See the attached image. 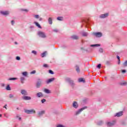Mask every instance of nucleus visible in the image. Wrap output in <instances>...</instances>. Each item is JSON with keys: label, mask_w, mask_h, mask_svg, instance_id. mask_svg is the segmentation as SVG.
<instances>
[{"label": "nucleus", "mask_w": 127, "mask_h": 127, "mask_svg": "<svg viewBox=\"0 0 127 127\" xmlns=\"http://www.w3.org/2000/svg\"><path fill=\"white\" fill-rule=\"evenodd\" d=\"M38 34L40 37H42L43 38L46 37V35H45V33L43 32L39 31Z\"/></svg>", "instance_id": "1"}, {"label": "nucleus", "mask_w": 127, "mask_h": 127, "mask_svg": "<svg viewBox=\"0 0 127 127\" xmlns=\"http://www.w3.org/2000/svg\"><path fill=\"white\" fill-rule=\"evenodd\" d=\"M25 113H26V114H35V110H26L25 111Z\"/></svg>", "instance_id": "2"}, {"label": "nucleus", "mask_w": 127, "mask_h": 127, "mask_svg": "<svg viewBox=\"0 0 127 127\" xmlns=\"http://www.w3.org/2000/svg\"><path fill=\"white\" fill-rule=\"evenodd\" d=\"M93 34L96 37H101L102 36V33L101 32L94 33Z\"/></svg>", "instance_id": "3"}, {"label": "nucleus", "mask_w": 127, "mask_h": 127, "mask_svg": "<svg viewBox=\"0 0 127 127\" xmlns=\"http://www.w3.org/2000/svg\"><path fill=\"white\" fill-rule=\"evenodd\" d=\"M0 13L1 14H3V15H7L8 14H9V12L7 11H1Z\"/></svg>", "instance_id": "4"}, {"label": "nucleus", "mask_w": 127, "mask_h": 127, "mask_svg": "<svg viewBox=\"0 0 127 127\" xmlns=\"http://www.w3.org/2000/svg\"><path fill=\"white\" fill-rule=\"evenodd\" d=\"M108 15H109V14L108 13L102 14L100 15V17L101 18H105V17H107Z\"/></svg>", "instance_id": "5"}, {"label": "nucleus", "mask_w": 127, "mask_h": 127, "mask_svg": "<svg viewBox=\"0 0 127 127\" xmlns=\"http://www.w3.org/2000/svg\"><path fill=\"white\" fill-rule=\"evenodd\" d=\"M54 80H55V78H51V79L48 80L46 81V83H47V84H49V83H51V82L54 81Z\"/></svg>", "instance_id": "6"}, {"label": "nucleus", "mask_w": 127, "mask_h": 127, "mask_svg": "<svg viewBox=\"0 0 127 127\" xmlns=\"http://www.w3.org/2000/svg\"><path fill=\"white\" fill-rule=\"evenodd\" d=\"M121 116H123V112H119L115 115L116 117H121Z\"/></svg>", "instance_id": "7"}, {"label": "nucleus", "mask_w": 127, "mask_h": 127, "mask_svg": "<svg viewBox=\"0 0 127 127\" xmlns=\"http://www.w3.org/2000/svg\"><path fill=\"white\" fill-rule=\"evenodd\" d=\"M23 100H31V97L29 96H24L23 97Z\"/></svg>", "instance_id": "8"}, {"label": "nucleus", "mask_w": 127, "mask_h": 127, "mask_svg": "<svg viewBox=\"0 0 127 127\" xmlns=\"http://www.w3.org/2000/svg\"><path fill=\"white\" fill-rule=\"evenodd\" d=\"M73 107L76 109V108H78V104L76 102H74L73 103Z\"/></svg>", "instance_id": "9"}, {"label": "nucleus", "mask_w": 127, "mask_h": 127, "mask_svg": "<svg viewBox=\"0 0 127 127\" xmlns=\"http://www.w3.org/2000/svg\"><path fill=\"white\" fill-rule=\"evenodd\" d=\"M21 93L22 95H27V92L25 90H22Z\"/></svg>", "instance_id": "10"}, {"label": "nucleus", "mask_w": 127, "mask_h": 127, "mask_svg": "<svg viewBox=\"0 0 127 127\" xmlns=\"http://www.w3.org/2000/svg\"><path fill=\"white\" fill-rule=\"evenodd\" d=\"M85 109H86V107L81 108L80 110H79L78 111H77L76 112V115H78V114H80V113H81V111H83V110H85Z\"/></svg>", "instance_id": "11"}, {"label": "nucleus", "mask_w": 127, "mask_h": 127, "mask_svg": "<svg viewBox=\"0 0 127 127\" xmlns=\"http://www.w3.org/2000/svg\"><path fill=\"white\" fill-rule=\"evenodd\" d=\"M35 24H36V26H38L39 28H41V26L37 22H34Z\"/></svg>", "instance_id": "12"}, {"label": "nucleus", "mask_w": 127, "mask_h": 127, "mask_svg": "<svg viewBox=\"0 0 127 127\" xmlns=\"http://www.w3.org/2000/svg\"><path fill=\"white\" fill-rule=\"evenodd\" d=\"M44 92L45 93H47V94H50V93H51V92L50 91V90H49V89H45L44 90Z\"/></svg>", "instance_id": "13"}, {"label": "nucleus", "mask_w": 127, "mask_h": 127, "mask_svg": "<svg viewBox=\"0 0 127 127\" xmlns=\"http://www.w3.org/2000/svg\"><path fill=\"white\" fill-rule=\"evenodd\" d=\"M37 96L39 98H40L41 97H43V95L41 92H39V93H37Z\"/></svg>", "instance_id": "14"}, {"label": "nucleus", "mask_w": 127, "mask_h": 127, "mask_svg": "<svg viewBox=\"0 0 127 127\" xmlns=\"http://www.w3.org/2000/svg\"><path fill=\"white\" fill-rule=\"evenodd\" d=\"M71 38H72V39H78L79 37L76 35H73L71 37Z\"/></svg>", "instance_id": "15"}, {"label": "nucleus", "mask_w": 127, "mask_h": 127, "mask_svg": "<svg viewBox=\"0 0 127 127\" xmlns=\"http://www.w3.org/2000/svg\"><path fill=\"white\" fill-rule=\"evenodd\" d=\"M112 126H114V124L108 122L107 123V127H112Z\"/></svg>", "instance_id": "16"}, {"label": "nucleus", "mask_w": 127, "mask_h": 127, "mask_svg": "<svg viewBox=\"0 0 127 127\" xmlns=\"http://www.w3.org/2000/svg\"><path fill=\"white\" fill-rule=\"evenodd\" d=\"M45 112L44 111H41L39 113V116H42V115H43V114H45Z\"/></svg>", "instance_id": "17"}, {"label": "nucleus", "mask_w": 127, "mask_h": 127, "mask_svg": "<svg viewBox=\"0 0 127 127\" xmlns=\"http://www.w3.org/2000/svg\"><path fill=\"white\" fill-rule=\"evenodd\" d=\"M49 23L50 24H52V19L51 18H49Z\"/></svg>", "instance_id": "18"}, {"label": "nucleus", "mask_w": 127, "mask_h": 127, "mask_svg": "<svg viewBox=\"0 0 127 127\" xmlns=\"http://www.w3.org/2000/svg\"><path fill=\"white\" fill-rule=\"evenodd\" d=\"M79 82H85V80H84V78H79L78 79Z\"/></svg>", "instance_id": "19"}, {"label": "nucleus", "mask_w": 127, "mask_h": 127, "mask_svg": "<svg viewBox=\"0 0 127 127\" xmlns=\"http://www.w3.org/2000/svg\"><path fill=\"white\" fill-rule=\"evenodd\" d=\"M6 89L7 90V91H10V87L7 85L6 87Z\"/></svg>", "instance_id": "20"}, {"label": "nucleus", "mask_w": 127, "mask_h": 127, "mask_svg": "<svg viewBox=\"0 0 127 127\" xmlns=\"http://www.w3.org/2000/svg\"><path fill=\"white\" fill-rule=\"evenodd\" d=\"M46 55V52H44L43 54H41L42 57H44Z\"/></svg>", "instance_id": "21"}, {"label": "nucleus", "mask_w": 127, "mask_h": 127, "mask_svg": "<svg viewBox=\"0 0 127 127\" xmlns=\"http://www.w3.org/2000/svg\"><path fill=\"white\" fill-rule=\"evenodd\" d=\"M22 75L23 76H27V72L25 71V72H22Z\"/></svg>", "instance_id": "22"}, {"label": "nucleus", "mask_w": 127, "mask_h": 127, "mask_svg": "<svg viewBox=\"0 0 127 127\" xmlns=\"http://www.w3.org/2000/svg\"><path fill=\"white\" fill-rule=\"evenodd\" d=\"M57 19H58V20H63V17H58Z\"/></svg>", "instance_id": "23"}, {"label": "nucleus", "mask_w": 127, "mask_h": 127, "mask_svg": "<svg viewBox=\"0 0 127 127\" xmlns=\"http://www.w3.org/2000/svg\"><path fill=\"white\" fill-rule=\"evenodd\" d=\"M124 67H127V61H126L125 63L123 64Z\"/></svg>", "instance_id": "24"}, {"label": "nucleus", "mask_w": 127, "mask_h": 127, "mask_svg": "<svg viewBox=\"0 0 127 127\" xmlns=\"http://www.w3.org/2000/svg\"><path fill=\"white\" fill-rule=\"evenodd\" d=\"M43 66L44 67H45V68H48V67H49V66L47 64H44Z\"/></svg>", "instance_id": "25"}, {"label": "nucleus", "mask_w": 127, "mask_h": 127, "mask_svg": "<svg viewBox=\"0 0 127 127\" xmlns=\"http://www.w3.org/2000/svg\"><path fill=\"white\" fill-rule=\"evenodd\" d=\"M77 72H80V69H79V67L78 66H76V69Z\"/></svg>", "instance_id": "26"}, {"label": "nucleus", "mask_w": 127, "mask_h": 127, "mask_svg": "<svg viewBox=\"0 0 127 127\" xmlns=\"http://www.w3.org/2000/svg\"><path fill=\"white\" fill-rule=\"evenodd\" d=\"M35 73H36V71L35 70H33L32 72H30V74H35Z\"/></svg>", "instance_id": "27"}, {"label": "nucleus", "mask_w": 127, "mask_h": 127, "mask_svg": "<svg viewBox=\"0 0 127 127\" xmlns=\"http://www.w3.org/2000/svg\"><path fill=\"white\" fill-rule=\"evenodd\" d=\"M21 83L23 84V81H24V77L21 78Z\"/></svg>", "instance_id": "28"}, {"label": "nucleus", "mask_w": 127, "mask_h": 127, "mask_svg": "<svg viewBox=\"0 0 127 127\" xmlns=\"http://www.w3.org/2000/svg\"><path fill=\"white\" fill-rule=\"evenodd\" d=\"M32 53H33L35 55H36V54H37V52L35 51H32Z\"/></svg>", "instance_id": "29"}, {"label": "nucleus", "mask_w": 127, "mask_h": 127, "mask_svg": "<svg viewBox=\"0 0 127 127\" xmlns=\"http://www.w3.org/2000/svg\"><path fill=\"white\" fill-rule=\"evenodd\" d=\"M49 72L50 74H54V72L52 70H50Z\"/></svg>", "instance_id": "30"}, {"label": "nucleus", "mask_w": 127, "mask_h": 127, "mask_svg": "<svg viewBox=\"0 0 127 127\" xmlns=\"http://www.w3.org/2000/svg\"><path fill=\"white\" fill-rule=\"evenodd\" d=\"M94 46H100V45L99 44H95V45H91V47H94Z\"/></svg>", "instance_id": "31"}, {"label": "nucleus", "mask_w": 127, "mask_h": 127, "mask_svg": "<svg viewBox=\"0 0 127 127\" xmlns=\"http://www.w3.org/2000/svg\"><path fill=\"white\" fill-rule=\"evenodd\" d=\"M39 86H40V83H37V88H39Z\"/></svg>", "instance_id": "32"}, {"label": "nucleus", "mask_w": 127, "mask_h": 127, "mask_svg": "<svg viewBox=\"0 0 127 127\" xmlns=\"http://www.w3.org/2000/svg\"><path fill=\"white\" fill-rule=\"evenodd\" d=\"M101 64H99L98 65H97V68H99V69H100L101 68Z\"/></svg>", "instance_id": "33"}, {"label": "nucleus", "mask_w": 127, "mask_h": 127, "mask_svg": "<svg viewBox=\"0 0 127 127\" xmlns=\"http://www.w3.org/2000/svg\"><path fill=\"white\" fill-rule=\"evenodd\" d=\"M46 101V100L45 99H42L41 100L42 103H45Z\"/></svg>", "instance_id": "34"}, {"label": "nucleus", "mask_w": 127, "mask_h": 127, "mask_svg": "<svg viewBox=\"0 0 127 127\" xmlns=\"http://www.w3.org/2000/svg\"><path fill=\"white\" fill-rule=\"evenodd\" d=\"M35 18H39V16L38 15H35Z\"/></svg>", "instance_id": "35"}, {"label": "nucleus", "mask_w": 127, "mask_h": 127, "mask_svg": "<svg viewBox=\"0 0 127 127\" xmlns=\"http://www.w3.org/2000/svg\"><path fill=\"white\" fill-rule=\"evenodd\" d=\"M9 98H13V95H12V94H10L9 96Z\"/></svg>", "instance_id": "36"}, {"label": "nucleus", "mask_w": 127, "mask_h": 127, "mask_svg": "<svg viewBox=\"0 0 127 127\" xmlns=\"http://www.w3.org/2000/svg\"><path fill=\"white\" fill-rule=\"evenodd\" d=\"M16 60H20V57H16Z\"/></svg>", "instance_id": "37"}, {"label": "nucleus", "mask_w": 127, "mask_h": 127, "mask_svg": "<svg viewBox=\"0 0 127 127\" xmlns=\"http://www.w3.org/2000/svg\"><path fill=\"white\" fill-rule=\"evenodd\" d=\"M87 35H88V34L87 33L83 34V36H87Z\"/></svg>", "instance_id": "38"}, {"label": "nucleus", "mask_w": 127, "mask_h": 127, "mask_svg": "<svg viewBox=\"0 0 127 127\" xmlns=\"http://www.w3.org/2000/svg\"><path fill=\"white\" fill-rule=\"evenodd\" d=\"M9 80H16V78H10Z\"/></svg>", "instance_id": "39"}, {"label": "nucleus", "mask_w": 127, "mask_h": 127, "mask_svg": "<svg viewBox=\"0 0 127 127\" xmlns=\"http://www.w3.org/2000/svg\"><path fill=\"white\" fill-rule=\"evenodd\" d=\"M12 25H13V24L14 23V21L12 20L11 21Z\"/></svg>", "instance_id": "40"}, {"label": "nucleus", "mask_w": 127, "mask_h": 127, "mask_svg": "<svg viewBox=\"0 0 127 127\" xmlns=\"http://www.w3.org/2000/svg\"><path fill=\"white\" fill-rule=\"evenodd\" d=\"M126 70H122V73H126Z\"/></svg>", "instance_id": "41"}, {"label": "nucleus", "mask_w": 127, "mask_h": 127, "mask_svg": "<svg viewBox=\"0 0 127 127\" xmlns=\"http://www.w3.org/2000/svg\"><path fill=\"white\" fill-rule=\"evenodd\" d=\"M117 59H118V60H119V61H120V57L118 56V57H117Z\"/></svg>", "instance_id": "42"}, {"label": "nucleus", "mask_w": 127, "mask_h": 127, "mask_svg": "<svg viewBox=\"0 0 127 127\" xmlns=\"http://www.w3.org/2000/svg\"><path fill=\"white\" fill-rule=\"evenodd\" d=\"M40 20H42V18H40Z\"/></svg>", "instance_id": "43"}, {"label": "nucleus", "mask_w": 127, "mask_h": 127, "mask_svg": "<svg viewBox=\"0 0 127 127\" xmlns=\"http://www.w3.org/2000/svg\"><path fill=\"white\" fill-rule=\"evenodd\" d=\"M1 114H0V118L1 117Z\"/></svg>", "instance_id": "44"}, {"label": "nucleus", "mask_w": 127, "mask_h": 127, "mask_svg": "<svg viewBox=\"0 0 127 127\" xmlns=\"http://www.w3.org/2000/svg\"><path fill=\"white\" fill-rule=\"evenodd\" d=\"M19 120H21V118H19Z\"/></svg>", "instance_id": "45"}, {"label": "nucleus", "mask_w": 127, "mask_h": 127, "mask_svg": "<svg viewBox=\"0 0 127 127\" xmlns=\"http://www.w3.org/2000/svg\"><path fill=\"white\" fill-rule=\"evenodd\" d=\"M55 31H57H57H58V30H55Z\"/></svg>", "instance_id": "46"}, {"label": "nucleus", "mask_w": 127, "mask_h": 127, "mask_svg": "<svg viewBox=\"0 0 127 127\" xmlns=\"http://www.w3.org/2000/svg\"><path fill=\"white\" fill-rule=\"evenodd\" d=\"M4 108H5V109H6V107L5 106H4Z\"/></svg>", "instance_id": "47"}]
</instances>
